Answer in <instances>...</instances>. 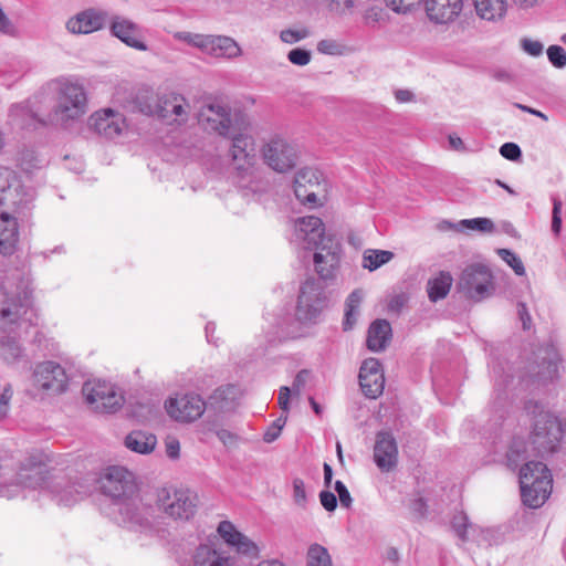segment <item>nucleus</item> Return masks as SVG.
Masks as SVG:
<instances>
[{
	"label": "nucleus",
	"mask_w": 566,
	"mask_h": 566,
	"mask_svg": "<svg viewBox=\"0 0 566 566\" xmlns=\"http://www.w3.org/2000/svg\"><path fill=\"white\" fill-rule=\"evenodd\" d=\"M198 120L206 130L231 139L229 156L233 179L239 187L256 191L262 171L253 136L247 129H238L233 125L230 108L219 102L203 105Z\"/></svg>",
	"instance_id": "nucleus-1"
},
{
	"label": "nucleus",
	"mask_w": 566,
	"mask_h": 566,
	"mask_svg": "<svg viewBox=\"0 0 566 566\" xmlns=\"http://www.w3.org/2000/svg\"><path fill=\"white\" fill-rule=\"evenodd\" d=\"M43 90L55 93L54 117L64 127L82 119L88 111L87 93L83 84L76 80H52Z\"/></svg>",
	"instance_id": "nucleus-2"
},
{
	"label": "nucleus",
	"mask_w": 566,
	"mask_h": 566,
	"mask_svg": "<svg viewBox=\"0 0 566 566\" xmlns=\"http://www.w3.org/2000/svg\"><path fill=\"white\" fill-rule=\"evenodd\" d=\"M49 455L38 453V492L46 491L59 505L72 506L90 493V488L80 482L69 481L60 470L49 464Z\"/></svg>",
	"instance_id": "nucleus-3"
},
{
	"label": "nucleus",
	"mask_w": 566,
	"mask_h": 566,
	"mask_svg": "<svg viewBox=\"0 0 566 566\" xmlns=\"http://www.w3.org/2000/svg\"><path fill=\"white\" fill-rule=\"evenodd\" d=\"M551 471L541 461H530L520 470V486L523 503L532 509L541 507L552 493Z\"/></svg>",
	"instance_id": "nucleus-4"
},
{
	"label": "nucleus",
	"mask_w": 566,
	"mask_h": 566,
	"mask_svg": "<svg viewBox=\"0 0 566 566\" xmlns=\"http://www.w3.org/2000/svg\"><path fill=\"white\" fill-rule=\"evenodd\" d=\"M99 485L103 494L112 500V505H122L124 514L128 510L125 500L138 492L134 474L119 465L107 468L99 479Z\"/></svg>",
	"instance_id": "nucleus-5"
},
{
	"label": "nucleus",
	"mask_w": 566,
	"mask_h": 566,
	"mask_svg": "<svg viewBox=\"0 0 566 566\" xmlns=\"http://www.w3.org/2000/svg\"><path fill=\"white\" fill-rule=\"evenodd\" d=\"M324 233V223L318 217H301L291 223L290 243L300 251L318 250L324 243L331 242Z\"/></svg>",
	"instance_id": "nucleus-6"
},
{
	"label": "nucleus",
	"mask_w": 566,
	"mask_h": 566,
	"mask_svg": "<svg viewBox=\"0 0 566 566\" xmlns=\"http://www.w3.org/2000/svg\"><path fill=\"white\" fill-rule=\"evenodd\" d=\"M157 501L166 515L180 521L193 517L198 507V495L189 489L163 488Z\"/></svg>",
	"instance_id": "nucleus-7"
},
{
	"label": "nucleus",
	"mask_w": 566,
	"mask_h": 566,
	"mask_svg": "<svg viewBox=\"0 0 566 566\" xmlns=\"http://www.w3.org/2000/svg\"><path fill=\"white\" fill-rule=\"evenodd\" d=\"M526 409L533 416L534 443H538L545 450H553L562 438L559 419L537 402H530Z\"/></svg>",
	"instance_id": "nucleus-8"
},
{
	"label": "nucleus",
	"mask_w": 566,
	"mask_h": 566,
	"mask_svg": "<svg viewBox=\"0 0 566 566\" xmlns=\"http://www.w3.org/2000/svg\"><path fill=\"white\" fill-rule=\"evenodd\" d=\"M326 306L324 286L319 280L307 279L300 289L296 318L302 323H316Z\"/></svg>",
	"instance_id": "nucleus-9"
},
{
	"label": "nucleus",
	"mask_w": 566,
	"mask_h": 566,
	"mask_svg": "<svg viewBox=\"0 0 566 566\" xmlns=\"http://www.w3.org/2000/svg\"><path fill=\"white\" fill-rule=\"evenodd\" d=\"M82 390L87 403L97 412L113 413L124 405L119 389L105 380L86 381Z\"/></svg>",
	"instance_id": "nucleus-10"
},
{
	"label": "nucleus",
	"mask_w": 566,
	"mask_h": 566,
	"mask_svg": "<svg viewBox=\"0 0 566 566\" xmlns=\"http://www.w3.org/2000/svg\"><path fill=\"white\" fill-rule=\"evenodd\" d=\"M127 505V511L124 514L120 504L112 505V514L114 515L115 521L133 531H146L151 525V517L154 510L151 505L144 502L139 492L132 495L129 500H125Z\"/></svg>",
	"instance_id": "nucleus-11"
},
{
	"label": "nucleus",
	"mask_w": 566,
	"mask_h": 566,
	"mask_svg": "<svg viewBox=\"0 0 566 566\" xmlns=\"http://www.w3.org/2000/svg\"><path fill=\"white\" fill-rule=\"evenodd\" d=\"M326 180L316 168H302L294 178V193L296 198L312 206L322 205L326 197Z\"/></svg>",
	"instance_id": "nucleus-12"
},
{
	"label": "nucleus",
	"mask_w": 566,
	"mask_h": 566,
	"mask_svg": "<svg viewBox=\"0 0 566 566\" xmlns=\"http://www.w3.org/2000/svg\"><path fill=\"white\" fill-rule=\"evenodd\" d=\"M459 286L469 298L481 301L491 294L492 274L483 264L469 265L462 272Z\"/></svg>",
	"instance_id": "nucleus-13"
},
{
	"label": "nucleus",
	"mask_w": 566,
	"mask_h": 566,
	"mask_svg": "<svg viewBox=\"0 0 566 566\" xmlns=\"http://www.w3.org/2000/svg\"><path fill=\"white\" fill-rule=\"evenodd\" d=\"M165 409L174 420L191 422L202 416L206 410V402L197 394H182L167 399Z\"/></svg>",
	"instance_id": "nucleus-14"
},
{
	"label": "nucleus",
	"mask_w": 566,
	"mask_h": 566,
	"mask_svg": "<svg viewBox=\"0 0 566 566\" xmlns=\"http://www.w3.org/2000/svg\"><path fill=\"white\" fill-rule=\"evenodd\" d=\"M262 156L270 168L277 172H285L295 166L297 151L285 139L274 137L263 146Z\"/></svg>",
	"instance_id": "nucleus-15"
},
{
	"label": "nucleus",
	"mask_w": 566,
	"mask_h": 566,
	"mask_svg": "<svg viewBox=\"0 0 566 566\" xmlns=\"http://www.w3.org/2000/svg\"><path fill=\"white\" fill-rule=\"evenodd\" d=\"M88 126L107 139L122 136L128 128L125 116L108 107L94 112L88 118Z\"/></svg>",
	"instance_id": "nucleus-16"
},
{
	"label": "nucleus",
	"mask_w": 566,
	"mask_h": 566,
	"mask_svg": "<svg viewBox=\"0 0 566 566\" xmlns=\"http://www.w3.org/2000/svg\"><path fill=\"white\" fill-rule=\"evenodd\" d=\"M217 532L224 543L238 554L249 558L259 557V546L247 535L239 532L230 521L220 522Z\"/></svg>",
	"instance_id": "nucleus-17"
},
{
	"label": "nucleus",
	"mask_w": 566,
	"mask_h": 566,
	"mask_svg": "<svg viewBox=\"0 0 566 566\" xmlns=\"http://www.w3.org/2000/svg\"><path fill=\"white\" fill-rule=\"evenodd\" d=\"M358 378L360 388L366 397L375 399L382 394L385 377L378 359H365L360 366Z\"/></svg>",
	"instance_id": "nucleus-18"
},
{
	"label": "nucleus",
	"mask_w": 566,
	"mask_h": 566,
	"mask_svg": "<svg viewBox=\"0 0 566 566\" xmlns=\"http://www.w3.org/2000/svg\"><path fill=\"white\" fill-rule=\"evenodd\" d=\"M106 21V11L90 8L71 17L66 22V29L72 34H90L102 30Z\"/></svg>",
	"instance_id": "nucleus-19"
},
{
	"label": "nucleus",
	"mask_w": 566,
	"mask_h": 566,
	"mask_svg": "<svg viewBox=\"0 0 566 566\" xmlns=\"http://www.w3.org/2000/svg\"><path fill=\"white\" fill-rule=\"evenodd\" d=\"M67 376L64 368L54 361L38 365V388L48 395L61 394L66 389Z\"/></svg>",
	"instance_id": "nucleus-20"
},
{
	"label": "nucleus",
	"mask_w": 566,
	"mask_h": 566,
	"mask_svg": "<svg viewBox=\"0 0 566 566\" xmlns=\"http://www.w3.org/2000/svg\"><path fill=\"white\" fill-rule=\"evenodd\" d=\"M374 460L382 472L391 471L398 461V447L390 432L380 431L376 436Z\"/></svg>",
	"instance_id": "nucleus-21"
},
{
	"label": "nucleus",
	"mask_w": 566,
	"mask_h": 566,
	"mask_svg": "<svg viewBox=\"0 0 566 566\" xmlns=\"http://www.w3.org/2000/svg\"><path fill=\"white\" fill-rule=\"evenodd\" d=\"M429 20L436 24L453 22L463 10V0H424Z\"/></svg>",
	"instance_id": "nucleus-22"
},
{
	"label": "nucleus",
	"mask_w": 566,
	"mask_h": 566,
	"mask_svg": "<svg viewBox=\"0 0 566 566\" xmlns=\"http://www.w3.org/2000/svg\"><path fill=\"white\" fill-rule=\"evenodd\" d=\"M191 566H232L231 556L216 544L203 543L196 547Z\"/></svg>",
	"instance_id": "nucleus-23"
},
{
	"label": "nucleus",
	"mask_w": 566,
	"mask_h": 566,
	"mask_svg": "<svg viewBox=\"0 0 566 566\" xmlns=\"http://www.w3.org/2000/svg\"><path fill=\"white\" fill-rule=\"evenodd\" d=\"M111 32L126 45L138 51H147L140 29L137 24L125 18H116L111 24Z\"/></svg>",
	"instance_id": "nucleus-24"
},
{
	"label": "nucleus",
	"mask_w": 566,
	"mask_h": 566,
	"mask_svg": "<svg viewBox=\"0 0 566 566\" xmlns=\"http://www.w3.org/2000/svg\"><path fill=\"white\" fill-rule=\"evenodd\" d=\"M339 251L337 247L333 245V242H326L314 250V265L315 270L321 279H331L334 275L335 270L339 264Z\"/></svg>",
	"instance_id": "nucleus-25"
},
{
	"label": "nucleus",
	"mask_w": 566,
	"mask_h": 566,
	"mask_svg": "<svg viewBox=\"0 0 566 566\" xmlns=\"http://www.w3.org/2000/svg\"><path fill=\"white\" fill-rule=\"evenodd\" d=\"M203 53L214 57L235 59L241 55L240 45L229 36L208 35Z\"/></svg>",
	"instance_id": "nucleus-26"
},
{
	"label": "nucleus",
	"mask_w": 566,
	"mask_h": 566,
	"mask_svg": "<svg viewBox=\"0 0 566 566\" xmlns=\"http://www.w3.org/2000/svg\"><path fill=\"white\" fill-rule=\"evenodd\" d=\"M452 530L462 543L474 542L481 545L485 538V531L469 522L463 512L457 513L451 521Z\"/></svg>",
	"instance_id": "nucleus-27"
},
{
	"label": "nucleus",
	"mask_w": 566,
	"mask_h": 566,
	"mask_svg": "<svg viewBox=\"0 0 566 566\" xmlns=\"http://www.w3.org/2000/svg\"><path fill=\"white\" fill-rule=\"evenodd\" d=\"M18 242V223L8 212L0 213V253L11 255Z\"/></svg>",
	"instance_id": "nucleus-28"
},
{
	"label": "nucleus",
	"mask_w": 566,
	"mask_h": 566,
	"mask_svg": "<svg viewBox=\"0 0 566 566\" xmlns=\"http://www.w3.org/2000/svg\"><path fill=\"white\" fill-rule=\"evenodd\" d=\"M476 15L489 22H497L505 18L509 8L507 0H473Z\"/></svg>",
	"instance_id": "nucleus-29"
},
{
	"label": "nucleus",
	"mask_w": 566,
	"mask_h": 566,
	"mask_svg": "<svg viewBox=\"0 0 566 566\" xmlns=\"http://www.w3.org/2000/svg\"><path fill=\"white\" fill-rule=\"evenodd\" d=\"M391 338V326L386 319H377L369 326L367 334V347L371 352H380L386 348Z\"/></svg>",
	"instance_id": "nucleus-30"
},
{
	"label": "nucleus",
	"mask_w": 566,
	"mask_h": 566,
	"mask_svg": "<svg viewBox=\"0 0 566 566\" xmlns=\"http://www.w3.org/2000/svg\"><path fill=\"white\" fill-rule=\"evenodd\" d=\"M3 485L15 489L18 496L24 489L33 490L35 485V461L31 457L25 463H21L18 472L15 473L14 480L3 483Z\"/></svg>",
	"instance_id": "nucleus-31"
},
{
	"label": "nucleus",
	"mask_w": 566,
	"mask_h": 566,
	"mask_svg": "<svg viewBox=\"0 0 566 566\" xmlns=\"http://www.w3.org/2000/svg\"><path fill=\"white\" fill-rule=\"evenodd\" d=\"M9 117L11 124L18 128L25 129L32 127L35 123L33 102L31 99H27L12 105Z\"/></svg>",
	"instance_id": "nucleus-32"
},
{
	"label": "nucleus",
	"mask_w": 566,
	"mask_h": 566,
	"mask_svg": "<svg viewBox=\"0 0 566 566\" xmlns=\"http://www.w3.org/2000/svg\"><path fill=\"white\" fill-rule=\"evenodd\" d=\"M19 182L13 170L0 167V207L15 205Z\"/></svg>",
	"instance_id": "nucleus-33"
},
{
	"label": "nucleus",
	"mask_w": 566,
	"mask_h": 566,
	"mask_svg": "<svg viewBox=\"0 0 566 566\" xmlns=\"http://www.w3.org/2000/svg\"><path fill=\"white\" fill-rule=\"evenodd\" d=\"M157 443V439L153 433L136 430L132 431L125 438V446L137 453L147 454L150 453Z\"/></svg>",
	"instance_id": "nucleus-34"
},
{
	"label": "nucleus",
	"mask_w": 566,
	"mask_h": 566,
	"mask_svg": "<svg viewBox=\"0 0 566 566\" xmlns=\"http://www.w3.org/2000/svg\"><path fill=\"white\" fill-rule=\"evenodd\" d=\"M452 276L449 272H440L436 277L430 279L427 284L428 296L431 302L444 298L452 285Z\"/></svg>",
	"instance_id": "nucleus-35"
},
{
	"label": "nucleus",
	"mask_w": 566,
	"mask_h": 566,
	"mask_svg": "<svg viewBox=\"0 0 566 566\" xmlns=\"http://www.w3.org/2000/svg\"><path fill=\"white\" fill-rule=\"evenodd\" d=\"M394 256L395 254L391 251L367 249L363 253L361 266L373 272L390 262Z\"/></svg>",
	"instance_id": "nucleus-36"
},
{
	"label": "nucleus",
	"mask_w": 566,
	"mask_h": 566,
	"mask_svg": "<svg viewBox=\"0 0 566 566\" xmlns=\"http://www.w3.org/2000/svg\"><path fill=\"white\" fill-rule=\"evenodd\" d=\"M364 298L361 290H354L347 297L345 304V318L343 322L344 331H349L354 327L358 316V310Z\"/></svg>",
	"instance_id": "nucleus-37"
},
{
	"label": "nucleus",
	"mask_w": 566,
	"mask_h": 566,
	"mask_svg": "<svg viewBox=\"0 0 566 566\" xmlns=\"http://www.w3.org/2000/svg\"><path fill=\"white\" fill-rule=\"evenodd\" d=\"M172 96H178V93L169 92L157 96V104H145L142 106V113L147 115H157L161 118H168V111L172 108Z\"/></svg>",
	"instance_id": "nucleus-38"
},
{
	"label": "nucleus",
	"mask_w": 566,
	"mask_h": 566,
	"mask_svg": "<svg viewBox=\"0 0 566 566\" xmlns=\"http://www.w3.org/2000/svg\"><path fill=\"white\" fill-rule=\"evenodd\" d=\"M558 375V358L557 355L549 352L547 356L543 357L542 364L538 366V370L535 377L539 381H548L556 378Z\"/></svg>",
	"instance_id": "nucleus-39"
},
{
	"label": "nucleus",
	"mask_w": 566,
	"mask_h": 566,
	"mask_svg": "<svg viewBox=\"0 0 566 566\" xmlns=\"http://www.w3.org/2000/svg\"><path fill=\"white\" fill-rule=\"evenodd\" d=\"M170 102H172L174 105L172 108L168 111V118L166 119L177 123L186 122L190 112V105L187 99L181 94H178V96H172Z\"/></svg>",
	"instance_id": "nucleus-40"
},
{
	"label": "nucleus",
	"mask_w": 566,
	"mask_h": 566,
	"mask_svg": "<svg viewBox=\"0 0 566 566\" xmlns=\"http://www.w3.org/2000/svg\"><path fill=\"white\" fill-rule=\"evenodd\" d=\"M307 566H333L327 548L319 544H312L307 551Z\"/></svg>",
	"instance_id": "nucleus-41"
},
{
	"label": "nucleus",
	"mask_w": 566,
	"mask_h": 566,
	"mask_svg": "<svg viewBox=\"0 0 566 566\" xmlns=\"http://www.w3.org/2000/svg\"><path fill=\"white\" fill-rule=\"evenodd\" d=\"M459 224L463 229L480 233H493L495 231L494 222L490 218L484 217L463 219Z\"/></svg>",
	"instance_id": "nucleus-42"
},
{
	"label": "nucleus",
	"mask_w": 566,
	"mask_h": 566,
	"mask_svg": "<svg viewBox=\"0 0 566 566\" xmlns=\"http://www.w3.org/2000/svg\"><path fill=\"white\" fill-rule=\"evenodd\" d=\"M526 442L524 439H514L507 451V464L511 468H516L520 461L525 459Z\"/></svg>",
	"instance_id": "nucleus-43"
},
{
	"label": "nucleus",
	"mask_w": 566,
	"mask_h": 566,
	"mask_svg": "<svg viewBox=\"0 0 566 566\" xmlns=\"http://www.w3.org/2000/svg\"><path fill=\"white\" fill-rule=\"evenodd\" d=\"M316 50L321 54L338 56L346 51V45L335 39H323L317 42Z\"/></svg>",
	"instance_id": "nucleus-44"
},
{
	"label": "nucleus",
	"mask_w": 566,
	"mask_h": 566,
	"mask_svg": "<svg viewBox=\"0 0 566 566\" xmlns=\"http://www.w3.org/2000/svg\"><path fill=\"white\" fill-rule=\"evenodd\" d=\"M497 254L507 265L513 269L515 274L521 276L525 274L524 264L516 253L509 249H499Z\"/></svg>",
	"instance_id": "nucleus-45"
},
{
	"label": "nucleus",
	"mask_w": 566,
	"mask_h": 566,
	"mask_svg": "<svg viewBox=\"0 0 566 566\" xmlns=\"http://www.w3.org/2000/svg\"><path fill=\"white\" fill-rule=\"evenodd\" d=\"M386 6L394 12L406 14L418 8L422 0H384Z\"/></svg>",
	"instance_id": "nucleus-46"
},
{
	"label": "nucleus",
	"mask_w": 566,
	"mask_h": 566,
	"mask_svg": "<svg viewBox=\"0 0 566 566\" xmlns=\"http://www.w3.org/2000/svg\"><path fill=\"white\" fill-rule=\"evenodd\" d=\"M292 488H293V501L294 503L301 507L305 509L307 504V494L305 491V484L304 481L300 478H295L292 481Z\"/></svg>",
	"instance_id": "nucleus-47"
},
{
	"label": "nucleus",
	"mask_w": 566,
	"mask_h": 566,
	"mask_svg": "<svg viewBox=\"0 0 566 566\" xmlns=\"http://www.w3.org/2000/svg\"><path fill=\"white\" fill-rule=\"evenodd\" d=\"M547 57L549 62L557 69H564L566 66V51L560 45L548 46Z\"/></svg>",
	"instance_id": "nucleus-48"
},
{
	"label": "nucleus",
	"mask_w": 566,
	"mask_h": 566,
	"mask_svg": "<svg viewBox=\"0 0 566 566\" xmlns=\"http://www.w3.org/2000/svg\"><path fill=\"white\" fill-rule=\"evenodd\" d=\"M207 36L208 35L197 34V33H191V32H178L176 34L177 39L188 43L189 45L200 49L202 52L206 46Z\"/></svg>",
	"instance_id": "nucleus-49"
},
{
	"label": "nucleus",
	"mask_w": 566,
	"mask_h": 566,
	"mask_svg": "<svg viewBox=\"0 0 566 566\" xmlns=\"http://www.w3.org/2000/svg\"><path fill=\"white\" fill-rule=\"evenodd\" d=\"M311 52L305 49L296 48L289 52L287 59L289 61L298 66L307 65L311 62Z\"/></svg>",
	"instance_id": "nucleus-50"
},
{
	"label": "nucleus",
	"mask_w": 566,
	"mask_h": 566,
	"mask_svg": "<svg viewBox=\"0 0 566 566\" xmlns=\"http://www.w3.org/2000/svg\"><path fill=\"white\" fill-rule=\"evenodd\" d=\"M135 98L136 105L142 112V106L145 104H157V96H154V91L149 86H143L137 90Z\"/></svg>",
	"instance_id": "nucleus-51"
},
{
	"label": "nucleus",
	"mask_w": 566,
	"mask_h": 566,
	"mask_svg": "<svg viewBox=\"0 0 566 566\" xmlns=\"http://www.w3.org/2000/svg\"><path fill=\"white\" fill-rule=\"evenodd\" d=\"M308 378L310 371L307 369H302L296 374L292 387H290L293 396L298 397L301 395L302 390L307 384Z\"/></svg>",
	"instance_id": "nucleus-52"
},
{
	"label": "nucleus",
	"mask_w": 566,
	"mask_h": 566,
	"mask_svg": "<svg viewBox=\"0 0 566 566\" xmlns=\"http://www.w3.org/2000/svg\"><path fill=\"white\" fill-rule=\"evenodd\" d=\"M521 46L524 52L531 56H539L543 53L544 45L537 40L524 38L521 40Z\"/></svg>",
	"instance_id": "nucleus-53"
},
{
	"label": "nucleus",
	"mask_w": 566,
	"mask_h": 566,
	"mask_svg": "<svg viewBox=\"0 0 566 566\" xmlns=\"http://www.w3.org/2000/svg\"><path fill=\"white\" fill-rule=\"evenodd\" d=\"M500 154L502 157L509 160H517L522 156L521 148L515 143H505L500 147Z\"/></svg>",
	"instance_id": "nucleus-54"
},
{
	"label": "nucleus",
	"mask_w": 566,
	"mask_h": 566,
	"mask_svg": "<svg viewBox=\"0 0 566 566\" xmlns=\"http://www.w3.org/2000/svg\"><path fill=\"white\" fill-rule=\"evenodd\" d=\"M562 201L558 198L553 199V217H552V231L558 234L562 229Z\"/></svg>",
	"instance_id": "nucleus-55"
},
{
	"label": "nucleus",
	"mask_w": 566,
	"mask_h": 566,
	"mask_svg": "<svg viewBox=\"0 0 566 566\" xmlns=\"http://www.w3.org/2000/svg\"><path fill=\"white\" fill-rule=\"evenodd\" d=\"M334 489L338 494L339 502L342 506L348 509L350 507L353 503V499L350 496V493L348 492L346 485L342 481H336L334 484Z\"/></svg>",
	"instance_id": "nucleus-56"
},
{
	"label": "nucleus",
	"mask_w": 566,
	"mask_h": 566,
	"mask_svg": "<svg viewBox=\"0 0 566 566\" xmlns=\"http://www.w3.org/2000/svg\"><path fill=\"white\" fill-rule=\"evenodd\" d=\"M319 501L322 506L328 512H333L337 507V497L331 491H322L319 493Z\"/></svg>",
	"instance_id": "nucleus-57"
},
{
	"label": "nucleus",
	"mask_w": 566,
	"mask_h": 566,
	"mask_svg": "<svg viewBox=\"0 0 566 566\" xmlns=\"http://www.w3.org/2000/svg\"><path fill=\"white\" fill-rule=\"evenodd\" d=\"M292 395L293 394L291 392V388L287 386H282L279 390V407L285 413H287L291 409L290 399Z\"/></svg>",
	"instance_id": "nucleus-58"
},
{
	"label": "nucleus",
	"mask_w": 566,
	"mask_h": 566,
	"mask_svg": "<svg viewBox=\"0 0 566 566\" xmlns=\"http://www.w3.org/2000/svg\"><path fill=\"white\" fill-rule=\"evenodd\" d=\"M166 453L170 459H178L180 452V443L175 437H167L165 440Z\"/></svg>",
	"instance_id": "nucleus-59"
},
{
	"label": "nucleus",
	"mask_w": 566,
	"mask_h": 566,
	"mask_svg": "<svg viewBox=\"0 0 566 566\" xmlns=\"http://www.w3.org/2000/svg\"><path fill=\"white\" fill-rule=\"evenodd\" d=\"M306 36L305 32L294 31V30H283L280 34V38L283 42L293 44L298 42L300 40Z\"/></svg>",
	"instance_id": "nucleus-60"
},
{
	"label": "nucleus",
	"mask_w": 566,
	"mask_h": 566,
	"mask_svg": "<svg viewBox=\"0 0 566 566\" xmlns=\"http://www.w3.org/2000/svg\"><path fill=\"white\" fill-rule=\"evenodd\" d=\"M407 298L403 294L395 295L388 303V310L394 313H399L406 305Z\"/></svg>",
	"instance_id": "nucleus-61"
},
{
	"label": "nucleus",
	"mask_w": 566,
	"mask_h": 566,
	"mask_svg": "<svg viewBox=\"0 0 566 566\" xmlns=\"http://www.w3.org/2000/svg\"><path fill=\"white\" fill-rule=\"evenodd\" d=\"M217 437L226 447H232L237 443V436L227 429H220L217 431Z\"/></svg>",
	"instance_id": "nucleus-62"
},
{
	"label": "nucleus",
	"mask_w": 566,
	"mask_h": 566,
	"mask_svg": "<svg viewBox=\"0 0 566 566\" xmlns=\"http://www.w3.org/2000/svg\"><path fill=\"white\" fill-rule=\"evenodd\" d=\"M382 17H384V12H382L381 9H379V8H370L365 13V21L368 24H371V23L375 24V23L380 22L382 20Z\"/></svg>",
	"instance_id": "nucleus-63"
},
{
	"label": "nucleus",
	"mask_w": 566,
	"mask_h": 566,
	"mask_svg": "<svg viewBox=\"0 0 566 566\" xmlns=\"http://www.w3.org/2000/svg\"><path fill=\"white\" fill-rule=\"evenodd\" d=\"M410 510L419 516H423L427 510V503L422 497H416L409 505Z\"/></svg>",
	"instance_id": "nucleus-64"
}]
</instances>
